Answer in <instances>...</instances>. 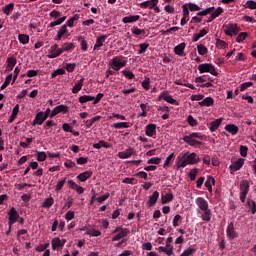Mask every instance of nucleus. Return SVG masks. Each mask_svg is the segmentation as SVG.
<instances>
[{"mask_svg":"<svg viewBox=\"0 0 256 256\" xmlns=\"http://www.w3.org/2000/svg\"><path fill=\"white\" fill-rule=\"evenodd\" d=\"M249 151V148L247 146H240V155L241 157H247V153Z\"/></svg>","mask_w":256,"mask_h":256,"instance_id":"nucleus-64","label":"nucleus"},{"mask_svg":"<svg viewBox=\"0 0 256 256\" xmlns=\"http://www.w3.org/2000/svg\"><path fill=\"white\" fill-rule=\"evenodd\" d=\"M61 49L62 53L64 51H73V49H75V43H64Z\"/></svg>","mask_w":256,"mask_h":256,"instance_id":"nucleus-41","label":"nucleus"},{"mask_svg":"<svg viewBox=\"0 0 256 256\" xmlns=\"http://www.w3.org/2000/svg\"><path fill=\"white\" fill-rule=\"evenodd\" d=\"M63 35H69V30H67L66 24L62 25L61 28L58 30L55 41H61V39H63Z\"/></svg>","mask_w":256,"mask_h":256,"instance_id":"nucleus-21","label":"nucleus"},{"mask_svg":"<svg viewBox=\"0 0 256 256\" xmlns=\"http://www.w3.org/2000/svg\"><path fill=\"white\" fill-rule=\"evenodd\" d=\"M53 203H55L53 198H47L44 200L42 207H44L45 209H49V208L53 207Z\"/></svg>","mask_w":256,"mask_h":256,"instance_id":"nucleus-45","label":"nucleus"},{"mask_svg":"<svg viewBox=\"0 0 256 256\" xmlns=\"http://www.w3.org/2000/svg\"><path fill=\"white\" fill-rule=\"evenodd\" d=\"M75 67H77V64L75 63H66L64 69H66L68 73H73V71H75Z\"/></svg>","mask_w":256,"mask_h":256,"instance_id":"nucleus-54","label":"nucleus"},{"mask_svg":"<svg viewBox=\"0 0 256 256\" xmlns=\"http://www.w3.org/2000/svg\"><path fill=\"white\" fill-rule=\"evenodd\" d=\"M159 253H165L168 256L173 255V246L171 243L166 242V247L165 246H160L158 248Z\"/></svg>","mask_w":256,"mask_h":256,"instance_id":"nucleus-16","label":"nucleus"},{"mask_svg":"<svg viewBox=\"0 0 256 256\" xmlns=\"http://www.w3.org/2000/svg\"><path fill=\"white\" fill-rule=\"evenodd\" d=\"M151 85V79L149 77H146L144 81L142 82V87L145 89V91H149Z\"/></svg>","mask_w":256,"mask_h":256,"instance_id":"nucleus-55","label":"nucleus"},{"mask_svg":"<svg viewBox=\"0 0 256 256\" xmlns=\"http://www.w3.org/2000/svg\"><path fill=\"white\" fill-rule=\"evenodd\" d=\"M59 113H63L64 115L69 113V107L63 104L56 106L50 114L51 119H53V117H56V115H59Z\"/></svg>","mask_w":256,"mask_h":256,"instance_id":"nucleus-11","label":"nucleus"},{"mask_svg":"<svg viewBox=\"0 0 256 256\" xmlns=\"http://www.w3.org/2000/svg\"><path fill=\"white\" fill-rule=\"evenodd\" d=\"M131 31L132 34L136 36L145 35L146 33L144 29L137 28V26L132 27Z\"/></svg>","mask_w":256,"mask_h":256,"instance_id":"nucleus-49","label":"nucleus"},{"mask_svg":"<svg viewBox=\"0 0 256 256\" xmlns=\"http://www.w3.org/2000/svg\"><path fill=\"white\" fill-rule=\"evenodd\" d=\"M7 66H6V72L13 71L14 67L17 65V58L15 57H8L6 60Z\"/></svg>","mask_w":256,"mask_h":256,"instance_id":"nucleus-19","label":"nucleus"},{"mask_svg":"<svg viewBox=\"0 0 256 256\" xmlns=\"http://www.w3.org/2000/svg\"><path fill=\"white\" fill-rule=\"evenodd\" d=\"M159 4V0H150L140 3L141 9H154Z\"/></svg>","mask_w":256,"mask_h":256,"instance_id":"nucleus-15","label":"nucleus"},{"mask_svg":"<svg viewBox=\"0 0 256 256\" xmlns=\"http://www.w3.org/2000/svg\"><path fill=\"white\" fill-rule=\"evenodd\" d=\"M127 62V57L118 55L111 59L109 65L113 71H120L123 67H127Z\"/></svg>","mask_w":256,"mask_h":256,"instance_id":"nucleus-4","label":"nucleus"},{"mask_svg":"<svg viewBox=\"0 0 256 256\" xmlns=\"http://www.w3.org/2000/svg\"><path fill=\"white\" fill-rule=\"evenodd\" d=\"M45 159H47V153L45 152H39L37 151V161H39L40 163L45 161Z\"/></svg>","mask_w":256,"mask_h":256,"instance_id":"nucleus-60","label":"nucleus"},{"mask_svg":"<svg viewBox=\"0 0 256 256\" xmlns=\"http://www.w3.org/2000/svg\"><path fill=\"white\" fill-rule=\"evenodd\" d=\"M79 41H80V46H81L82 51H87V49H89V46H88L85 38H83V36H80Z\"/></svg>","mask_w":256,"mask_h":256,"instance_id":"nucleus-52","label":"nucleus"},{"mask_svg":"<svg viewBox=\"0 0 256 256\" xmlns=\"http://www.w3.org/2000/svg\"><path fill=\"white\" fill-rule=\"evenodd\" d=\"M93 100H95V96H91V95H83L78 98V101L79 103H81V105L85 103H89V101H93Z\"/></svg>","mask_w":256,"mask_h":256,"instance_id":"nucleus-34","label":"nucleus"},{"mask_svg":"<svg viewBox=\"0 0 256 256\" xmlns=\"http://www.w3.org/2000/svg\"><path fill=\"white\" fill-rule=\"evenodd\" d=\"M223 8H221V7H218L216 10H213V12H212V18H214V19H217V17H219V15H221V14H223Z\"/></svg>","mask_w":256,"mask_h":256,"instance_id":"nucleus-63","label":"nucleus"},{"mask_svg":"<svg viewBox=\"0 0 256 256\" xmlns=\"http://www.w3.org/2000/svg\"><path fill=\"white\" fill-rule=\"evenodd\" d=\"M67 181V177H65L63 180H60L55 187V191H61V189H63V187L65 186V183Z\"/></svg>","mask_w":256,"mask_h":256,"instance_id":"nucleus-59","label":"nucleus"},{"mask_svg":"<svg viewBox=\"0 0 256 256\" xmlns=\"http://www.w3.org/2000/svg\"><path fill=\"white\" fill-rule=\"evenodd\" d=\"M101 147H104V149H109L111 145L105 142V140H100L98 143L93 144L94 149H101Z\"/></svg>","mask_w":256,"mask_h":256,"instance_id":"nucleus-35","label":"nucleus"},{"mask_svg":"<svg viewBox=\"0 0 256 256\" xmlns=\"http://www.w3.org/2000/svg\"><path fill=\"white\" fill-rule=\"evenodd\" d=\"M221 123H223V118H218L210 123V131L211 133H215L219 127H221Z\"/></svg>","mask_w":256,"mask_h":256,"instance_id":"nucleus-23","label":"nucleus"},{"mask_svg":"<svg viewBox=\"0 0 256 256\" xmlns=\"http://www.w3.org/2000/svg\"><path fill=\"white\" fill-rule=\"evenodd\" d=\"M105 41H107V35H101L97 37L96 43L94 45V51H97L99 48L103 47V43H105Z\"/></svg>","mask_w":256,"mask_h":256,"instance_id":"nucleus-24","label":"nucleus"},{"mask_svg":"<svg viewBox=\"0 0 256 256\" xmlns=\"http://www.w3.org/2000/svg\"><path fill=\"white\" fill-rule=\"evenodd\" d=\"M164 101H166V103H170V105H175L177 103V100L173 99V96L169 95L168 91H166Z\"/></svg>","mask_w":256,"mask_h":256,"instance_id":"nucleus-46","label":"nucleus"},{"mask_svg":"<svg viewBox=\"0 0 256 256\" xmlns=\"http://www.w3.org/2000/svg\"><path fill=\"white\" fill-rule=\"evenodd\" d=\"M97 121H101V116H94L90 120H84L83 123H85V129H91L93 124L97 123Z\"/></svg>","mask_w":256,"mask_h":256,"instance_id":"nucleus-28","label":"nucleus"},{"mask_svg":"<svg viewBox=\"0 0 256 256\" xmlns=\"http://www.w3.org/2000/svg\"><path fill=\"white\" fill-rule=\"evenodd\" d=\"M195 203L198 207L196 210L198 215L203 212L202 221H211V209H209V202H207L203 197H198L196 198Z\"/></svg>","mask_w":256,"mask_h":256,"instance_id":"nucleus-2","label":"nucleus"},{"mask_svg":"<svg viewBox=\"0 0 256 256\" xmlns=\"http://www.w3.org/2000/svg\"><path fill=\"white\" fill-rule=\"evenodd\" d=\"M185 47H187V44L185 42H182L174 47V53L175 55H178L179 57H185Z\"/></svg>","mask_w":256,"mask_h":256,"instance_id":"nucleus-14","label":"nucleus"},{"mask_svg":"<svg viewBox=\"0 0 256 256\" xmlns=\"http://www.w3.org/2000/svg\"><path fill=\"white\" fill-rule=\"evenodd\" d=\"M195 157H197L195 152L180 153L176 161L177 169H185V167L188 165H195Z\"/></svg>","mask_w":256,"mask_h":256,"instance_id":"nucleus-1","label":"nucleus"},{"mask_svg":"<svg viewBox=\"0 0 256 256\" xmlns=\"http://www.w3.org/2000/svg\"><path fill=\"white\" fill-rule=\"evenodd\" d=\"M13 9H15V4L9 3L6 6L2 7V13H4V15H7V17H9V15L13 13Z\"/></svg>","mask_w":256,"mask_h":256,"instance_id":"nucleus-30","label":"nucleus"},{"mask_svg":"<svg viewBox=\"0 0 256 256\" xmlns=\"http://www.w3.org/2000/svg\"><path fill=\"white\" fill-rule=\"evenodd\" d=\"M85 82V78H81L77 81V83L72 88V93L77 94L81 89H83V83Z\"/></svg>","mask_w":256,"mask_h":256,"instance_id":"nucleus-31","label":"nucleus"},{"mask_svg":"<svg viewBox=\"0 0 256 256\" xmlns=\"http://www.w3.org/2000/svg\"><path fill=\"white\" fill-rule=\"evenodd\" d=\"M224 129H225V131L230 133V135H237V133H239V127L235 124H227L224 127Z\"/></svg>","mask_w":256,"mask_h":256,"instance_id":"nucleus-26","label":"nucleus"},{"mask_svg":"<svg viewBox=\"0 0 256 256\" xmlns=\"http://www.w3.org/2000/svg\"><path fill=\"white\" fill-rule=\"evenodd\" d=\"M52 249L53 251L59 249V247H64L65 243L62 242L61 238L57 237L52 240Z\"/></svg>","mask_w":256,"mask_h":256,"instance_id":"nucleus-32","label":"nucleus"},{"mask_svg":"<svg viewBox=\"0 0 256 256\" xmlns=\"http://www.w3.org/2000/svg\"><path fill=\"white\" fill-rule=\"evenodd\" d=\"M195 253H197V248L189 247L188 249L184 250V252L180 256H191L195 255Z\"/></svg>","mask_w":256,"mask_h":256,"instance_id":"nucleus-47","label":"nucleus"},{"mask_svg":"<svg viewBox=\"0 0 256 256\" xmlns=\"http://www.w3.org/2000/svg\"><path fill=\"white\" fill-rule=\"evenodd\" d=\"M226 237L229 241H233V239H237V237H239V233L235 230V223L233 221L228 223L226 228Z\"/></svg>","mask_w":256,"mask_h":256,"instance_id":"nucleus-6","label":"nucleus"},{"mask_svg":"<svg viewBox=\"0 0 256 256\" xmlns=\"http://www.w3.org/2000/svg\"><path fill=\"white\" fill-rule=\"evenodd\" d=\"M133 153H135V150L130 147L126 151L119 152L118 157L119 159H129Z\"/></svg>","mask_w":256,"mask_h":256,"instance_id":"nucleus-25","label":"nucleus"},{"mask_svg":"<svg viewBox=\"0 0 256 256\" xmlns=\"http://www.w3.org/2000/svg\"><path fill=\"white\" fill-rule=\"evenodd\" d=\"M216 47L217 49H226V47H228L227 42L221 40V39H217L216 40Z\"/></svg>","mask_w":256,"mask_h":256,"instance_id":"nucleus-53","label":"nucleus"},{"mask_svg":"<svg viewBox=\"0 0 256 256\" xmlns=\"http://www.w3.org/2000/svg\"><path fill=\"white\" fill-rule=\"evenodd\" d=\"M114 129H129V123L128 122H117L112 125Z\"/></svg>","mask_w":256,"mask_h":256,"instance_id":"nucleus-38","label":"nucleus"},{"mask_svg":"<svg viewBox=\"0 0 256 256\" xmlns=\"http://www.w3.org/2000/svg\"><path fill=\"white\" fill-rule=\"evenodd\" d=\"M197 51L200 55H207V53H209V49H207V47L203 44H199L197 46Z\"/></svg>","mask_w":256,"mask_h":256,"instance_id":"nucleus-42","label":"nucleus"},{"mask_svg":"<svg viewBox=\"0 0 256 256\" xmlns=\"http://www.w3.org/2000/svg\"><path fill=\"white\" fill-rule=\"evenodd\" d=\"M141 19V16L134 15V16H126L122 19V23H135L136 21H139Z\"/></svg>","mask_w":256,"mask_h":256,"instance_id":"nucleus-33","label":"nucleus"},{"mask_svg":"<svg viewBox=\"0 0 256 256\" xmlns=\"http://www.w3.org/2000/svg\"><path fill=\"white\" fill-rule=\"evenodd\" d=\"M215 100L213 97H206L203 101L199 102L200 107H213Z\"/></svg>","mask_w":256,"mask_h":256,"instance_id":"nucleus-29","label":"nucleus"},{"mask_svg":"<svg viewBox=\"0 0 256 256\" xmlns=\"http://www.w3.org/2000/svg\"><path fill=\"white\" fill-rule=\"evenodd\" d=\"M147 163H148V165H159V163H161V158H159V157L150 158L147 161Z\"/></svg>","mask_w":256,"mask_h":256,"instance_id":"nucleus-61","label":"nucleus"},{"mask_svg":"<svg viewBox=\"0 0 256 256\" xmlns=\"http://www.w3.org/2000/svg\"><path fill=\"white\" fill-rule=\"evenodd\" d=\"M247 206L249 207L252 215H255L256 213V203L254 200H248L247 201Z\"/></svg>","mask_w":256,"mask_h":256,"instance_id":"nucleus-48","label":"nucleus"},{"mask_svg":"<svg viewBox=\"0 0 256 256\" xmlns=\"http://www.w3.org/2000/svg\"><path fill=\"white\" fill-rule=\"evenodd\" d=\"M91 177H93V171L88 170V171L80 173L76 177V179H78V181H80L81 183H85V181H87L88 179H91Z\"/></svg>","mask_w":256,"mask_h":256,"instance_id":"nucleus-13","label":"nucleus"},{"mask_svg":"<svg viewBox=\"0 0 256 256\" xmlns=\"http://www.w3.org/2000/svg\"><path fill=\"white\" fill-rule=\"evenodd\" d=\"M185 7L188 8L189 11L195 12V11H201V7L195 3H186L184 4Z\"/></svg>","mask_w":256,"mask_h":256,"instance_id":"nucleus-37","label":"nucleus"},{"mask_svg":"<svg viewBox=\"0 0 256 256\" xmlns=\"http://www.w3.org/2000/svg\"><path fill=\"white\" fill-rule=\"evenodd\" d=\"M80 17H81V16H80L79 14H75L72 18H70V19L67 21L66 27H73L75 21H79Z\"/></svg>","mask_w":256,"mask_h":256,"instance_id":"nucleus-44","label":"nucleus"},{"mask_svg":"<svg viewBox=\"0 0 256 256\" xmlns=\"http://www.w3.org/2000/svg\"><path fill=\"white\" fill-rule=\"evenodd\" d=\"M45 121H47V118L43 115V112H38L32 122V125H41L42 123H45Z\"/></svg>","mask_w":256,"mask_h":256,"instance_id":"nucleus-20","label":"nucleus"},{"mask_svg":"<svg viewBox=\"0 0 256 256\" xmlns=\"http://www.w3.org/2000/svg\"><path fill=\"white\" fill-rule=\"evenodd\" d=\"M198 71L199 73H210L211 75H214V77H217L219 73L215 69V66L211 63H203L198 65Z\"/></svg>","mask_w":256,"mask_h":256,"instance_id":"nucleus-5","label":"nucleus"},{"mask_svg":"<svg viewBox=\"0 0 256 256\" xmlns=\"http://www.w3.org/2000/svg\"><path fill=\"white\" fill-rule=\"evenodd\" d=\"M159 200V191H154L152 195L149 196L147 207L151 208L156 205L157 201Z\"/></svg>","mask_w":256,"mask_h":256,"instance_id":"nucleus-12","label":"nucleus"},{"mask_svg":"<svg viewBox=\"0 0 256 256\" xmlns=\"http://www.w3.org/2000/svg\"><path fill=\"white\" fill-rule=\"evenodd\" d=\"M145 133L147 137H153V135H157V125L148 124L145 128Z\"/></svg>","mask_w":256,"mask_h":256,"instance_id":"nucleus-18","label":"nucleus"},{"mask_svg":"<svg viewBox=\"0 0 256 256\" xmlns=\"http://www.w3.org/2000/svg\"><path fill=\"white\" fill-rule=\"evenodd\" d=\"M18 40L22 45H27L29 43V35L27 34H19Z\"/></svg>","mask_w":256,"mask_h":256,"instance_id":"nucleus-40","label":"nucleus"},{"mask_svg":"<svg viewBox=\"0 0 256 256\" xmlns=\"http://www.w3.org/2000/svg\"><path fill=\"white\" fill-rule=\"evenodd\" d=\"M130 233L131 230H129L128 228H124L122 232H119L118 234L112 237V241H121V239H124V237H127V235H129Z\"/></svg>","mask_w":256,"mask_h":256,"instance_id":"nucleus-22","label":"nucleus"},{"mask_svg":"<svg viewBox=\"0 0 256 256\" xmlns=\"http://www.w3.org/2000/svg\"><path fill=\"white\" fill-rule=\"evenodd\" d=\"M197 139L203 140L205 139V135L199 132H192L189 135L183 137L184 143H187V145H189L190 147H197V145H203V142Z\"/></svg>","mask_w":256,"mask_h":256,"instance_id":"nucleus-3","label":"nucleus"},{"mask_svg":"<svg viewBox=\"0 0 256 256\" xmlns=\"http://www.w3.org/2000/svg\"><path fill=\"white\" fill-rule=\"evenodd\" d=\"M63 54L62 48H59V45L54 44L50 47V50L48 52V59H56V57H59Z\"/></svg>","mask_w":256,"mask_h":256,"instance_id":"nucleus-8","label":"nucleus"},{"mask_svg":"<svg viewBox=\"0 0 256 256\" xmlns=\"http://www.w3.org/2000/svg\"><path fill=\"white\" fill-rule=\"evenodd\" d=\"M8 225L13 226L17 221H19V212L15 207H12L8 212Z\"/></svg>","mask_w":256,"mask_h":256,"instance_id":"nucleus-10","label":"nucleus"},{"mask_svg":"<svg viewBox=\"0 0 256 256\" xmlns=\"http://www.w3.org/2000/svg\"><path fill=\"white\" fill-rule=\"evenodd\" d=\"M162 205H167V203H170V201H173V194L167 193L165 195L162 194Z\"/></svg>","mask_w":256,"mask_h":256,"instance_id":"nucleus-36","label":"nucleus"},{"mask_svg":"<svg viewBox=\"0 0 256 256\" xmlns=\"http://www.w3.org/2000/svg\"><path fill=\"white\" fill-rule=\"evenodd\" d=\"M246 9H256V2L253 0H248L246 4L244 5Z\"/></svg>","mask_w":256,"mask_h":256,"instance_id":"nucleus-62","label":"nucleus"},{"mask_svg":"<svg viewBox=\"0 0 256 256\" xmlns=\"http://www.w3.org/2000/svg\"><path fill=\"white\" fill-rule=\"evenodd\" d=\"M243 165H245V159L240 158L237 161H234L232 163V165H230V170L231 171H239L241 169V167H243Z\"/></svg>","mask_w":256,"mask_h":256,"instance_id":"nucleus-17","label":"nucleus"},{"mask_svg":"<svg viewBox=\"0 0 256 256\" xmlns=\"http://www.w3.org/2000/svg\"><path fill=\"white\" fill-rule=\"evenodd\" d=\"M13 79V74L10 73L6 76L4 83L1 86V91H3V89H7V87H9V83H11V80Z\"/></svg>","mask_w":256,"mask_h":256,"instance_id":"nucleus-39","label":"nucleus"},{"mask_svg":"<svg viewBox=\"0 0 256 256\" xmlns=\"http://www.w3.org/2000/svg\"><path fill=\"white\" fill-rule=\"evenodd\" d=\"M187 123L190 125V127H197L199 125V122H197V119H195L192 115H189L187 117Z\"/></svg>","mask_w":256,"mask_h":256,"instance_id":"nucleus-43","label":"nucleus"},{"mask_svg":"<svg viewBox=\"0 0 256 256\" xmlns=\"http://www.w3.org/2000/svg\"><path fill=\"white\" fill-rule=\"evenodd\" d=\"M204 185L206 188L213 187V185H215V178H213V176H208Z\"/></svg>","mask_w":256,"mask_h":256,"instance_id":"nucleus-58","label":"nucleus"},{"mask_svg":"<svg viewBox=\"0 0 256 256\" xmlns=\"http://www.w3.org/2000/svg\"><path fill=\"white\" fill-rule=\"evenodd\" d=\"M207 33H209V29L206 28L200 30L199 33H195L192 38L193 43H197V41H199L201 37H205Z\"/></svg>","mask_w":256,"mask_h":256,"instance_id":"nucleus-27","label":"nucleus"},{"mask_svg":"<svg viewBox=\"0 0 256 256\" xmlns=\"http://www.w3.org/2000/svg\"><path fill=\"white\" fill-rule=\"evenodd\" d=\"M249 181L244 180L240 183V201L241 203H245V199H247V195L249 194Z\"/></svg>","mask_w":256,"mask_h":256,"instance_id":"nucleus-7","label":"nucleus"},{"mask_svg":"<svg viewBox=\"0 0 256 256\" xmlns=\"http://www.w3.org/2000/svg\"><path fill=\"white\" fill-rule=\"evenodd\" d=\"M247 37H249V33H247V32H241V33L237 36L236 41H237V43H243V41H244L245 39H247Z\"/></svg>","mask_w":256,"mask_h":256,"instance_id":"nucleus-51","label":"nucleus"},{"mask_svg":"<svg viewBox=\"0 0 256 256\" xmlns=\"http://www.w3.org/2000/svg\"><path fill=\"white\" fill-rule=\"evenodd\" d=\"M86 235H91V237H100L101 231L96 229H90L86 232Z\"/></svg>","mask_w":256,"mask_h":256,"instance_id":"nucleus-57","label":"nucleus"},{"mask_svg":"<svg viewBox=\"0 0 256 256\" xmlns=\"http://www.w3.org/2000/svg\"><path fill=\"white\" fill-rule=\"evenodd\" d=\"M139 47H140V50H138V54L143 55V53H145L147 49H149V43H141Z\"/></svg>","mask_w":256,"mask_h":256,"instance_id":"nucleus-56","label":"nucleus"},{"mask_svg":"<svg viewBox=\"0 0 256 256\" xmlns=\"http://www.w3.org/2000/svg\"><path fill=\"white\" fill-rule=\"evenodd\" d=\"M224 33L225 35H228V37H233V35H237L240 31L239 27H237V24H228L224 25Z\"/></svg>","mask_w":256,"mask_h":256,"instance_id":"nucleus-9","label":"nucleus"},{"mask_svg":"<svg viewBox=\"0 0 256 256\" xmlns=\"http://www.w3.org/2000/svg\"><path fill=\"white\" fill-rule=\"evenodd\" d=\"M58 75H65V69L58 68L51 73L52 79H55V77H58Z\"/></svg>","mask_w":256,"mask_h":256,"instance_id":"nucleus-50","label":"nucleus"}]
</instances>
